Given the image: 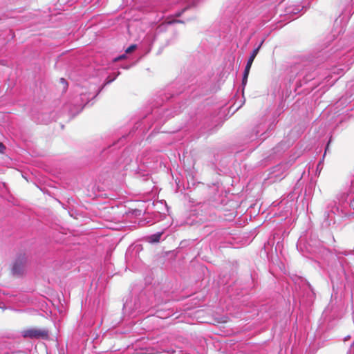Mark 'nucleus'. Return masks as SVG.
<instances>
[{
	"mask_svg": "<svg viewBox=\"0 0 354 354\" xmlns=\"http://www.w3.org/2000/svg\"><path fill=\"white\" fill-rule=\"evenodd\" d=\"M312 66L307 65L296 64L291 68L290 81H293L296 77L298 78L297 84L301 86L304 84L313 80L315 77L314 71H312Z\"/></svg>",
	"mask_w": 354,
	"mask_h": 354,
	"instance_id": "obj_1",
	"label": "nucleus"
},
{
	"mask_svg": "<svg viewBox=\"0 0 354 354\" xmlns=\"http://www.w3.org/2000/svg\"><path fill=\"white\" fill-rule=\"evenodd\" d=\"M344 194H342L339 198V202L343 204L348 205L350 207L354 209V195L348 194L344 197ZM346 217L349 220L354 219V212L351 213H346L343 210L339 212V208L335 207L330 212H328L327 217L325 218L326 221H338L339 218Z\"/></svg>",
	"mask_w": 354,
	"mask_h": 354,
	"instance_id": "obj_2",
	"label": "nucleus"
},
{
	"mask_svg": "<svg viewBox=\"0 0 354 354\" xmlns=\"http://www.w3.org/2000/svg\"><path fill=\"white\" fill-rule=\"evenodd\" d=\"M21 333L24 338L47 339L49 337L48 330L44 328H30L23 330Z\"/></svg>",
	"mask_w": 354,
	"mask_h": 354,
	"instance_id": "obj_3",
	"label": "nucleus"
},
{
	"mask_svg": "<svg viewBox=\"0 0 354 354\" xmlns=\"http://www.w3.org/2000/svg\"><path fill=\"white\" fill-rule=\"evenodd\" d=\"M262 43H263V41H261V43L252 50V52L251 53V54L248 59V62H247V64H246V66L245 67L244 72L243 74V78H242L243 87H245L247 84L248 77L249 75V73H250L252 64L261 48Z\"/></svg>",
	"mask_w": 354,
	"mask_h": 354,
	"instance_id": "obj_4",
	"label": "nucleus"
},
{
	"mask_svg": "<svg viewBox=\"0 0 354 354\" xmlns=\"http://www.w3.org/2000/svg\"><path fill=\"white\" fill-rule=\"evenodd\" d=\"M274 125L272 124H270L269 127L265 131L266 124H259L252 130L250 136L249 141H254L257 138H260L261 141L264 140L266 138V136H263L264 134L267 132V131L270 129H272Z\"/></svg>",
	"mask_w": 354,
	"mask_h": 354,
	"instance_id": "obj_5",
	"label": "nucleus"
},
{
	"mask_svg": "<svg viewBox=\"0 0 354 354\" xmlns=\"http://www.w3.org/2000/svg\"><path fill=\"white\" fill-rule=\"evenodd\" d=\"M26 265V259L24 257H19L14 263L12 272L14 274L19 276L24 274Z\"/></svg>",
	"mask_w": 354,
	"mask_h": 354,
	"instance_id": "obj_6",
	"label": "nucleus"
},
{
	"mask_svg": "<svg viewBox=\"0 0 354 354\" xmlns=\"http://www.w3.org/2000/svg\"><path fill=\"white\" fill-rule=\"evenodd\" d=\"M100 92V90H98L96 93H88V95L86 93H82L80 94V98L82 103L84 104V106L88 104L90 100L94 99Z\"/></svg>",
	"mask_w": 354,
	"mask_h": 354,
	"instance_id": "obj_7",
	"label": "nucleus"
},
{
	"mask_svg": "<svg viewBox=\"0 0 354 354\" xmlns=\"http://www.w3.org/2000/svg\"><path fill=\"white\" fill-rule=\"evenodd\" d=\"M162 232H158L154 234L151 235L147 237V241L150 243H158L160 241V236Z\"/></svg>",
	"mask_w": 354,
	"mask_h": 354,
	"instance_id": "obj_8",
	"label": "nucleus"
},
{
	"mask_svg": "<svg viewBox=\"0 0 354 354\" xmlns=\"http://www.w3.org/2000/svg\"><path fill=\"white\" fill-rule=\"evenodd\" d=\"M137 48V46L136 44H131L130 46H129L126 50H125V53H132L133 51H134Z\"/></svg>",
	"mask_w": 354,
	"mask_h": 354,
	"instance_id": "obj_9",
	"label": "nucleus"
},
{
	"mask_svg": "<svg viewBox=\"0 0 354 354\" xmlns=\"http://www.w3.org/2000/svg\"><path fill=\"white\" fill-rule=\"evenodd\" d=\"M116 77H117V76H115L113 78H110V77H108L106 80L105 84H108L111 83L112 82H113L116 79Z\"/></svg>",
	"mask_w": 354,
	"mask_h": 354,
	"instance_id": "obj_10",
	"label": "nucleus"
},
{
	"mask_svg": "<svg viewBox=\"0 0 354 354\" xmlns=\"http://www.w3.org/2000/svg\"><path fill=\"white\" fill-rule=\"evenodd\" d=\"M6 150V146L3 142H0V153H3Z\"/></svg>",
	"mask_w": 354,
	"mask_h": 354,
	"instance_id": "obj_11",
	"label": "nucleus"
},
{
	"mask_svg": "<svg viewBox=\"0 0 354 354\" xmlns=\"http://www.w3.org/2000/svg\"><path fill=\"white\" fill-rule=\"evenodd\" d=\"M125 57H126V55L124 54V55H122L120 56H118V57L114 58L113 60H114V62H118V61H119L120 59H124Z\"/></svg>",
	"mask_w": 354,
	"mask_h": 354,
	"instance_id": "obj_12",
	"label": "nucleus"
},
{
	"mask_svg": "<svg viewBox=\"0 0 354 354\" xmlns=\"http://www.w3.org/2000/svg\"><path fill=\"white\" fill-rule=\"evenodd\" d=\"M60 82L64 85V88L67 87L68 84L65 79L61 78Z\"/></svg>",
	"mask_w": 354,
	"mask_h": 354,
	"instance_id": "obj_13",
	"label": "nucleus"
},
{
	"mask_svg": "<svg viewBox=\"0 0 354 354\" xmlns=\"http://www.w3.org/2000/svg\"><path fill=\"white\" fill-rule=\"evenodd\" d=\"M188 8H189L188 7H185V8H183V9L182 10V11H181V12H177V13L176 14V16H180V15L183 14V12H185L187 10H188Z\"/></svg>",
	"mask_w": 354,
	"mask_h": 354,
	"instance_id": "obj_14",
	"label": "nucleus"
},
{
	"mask_svg": "<svg viewBox=\"0 0 354 354\" xmlns=\"http://www.w3.org/2000/svg\"><path fill=\"white\" fill-rule=\"evenodd\" d=\"M198 1L199 0H192V6H194L198 2Z\"/></svg>",
	"mask_w": 354,
	"mask_h": 354,
	"instance_id": "obj_15",
	"label": "nucleus"
},
{
	"mask_svg": "<svg viewBox=\"0 0 354 354\" xmlns=\"http://www.w3.org/2000/svg\"><path fill=\"white\" fill-rule=\"evenodd\" d=\"M134 212H135L136 215H137V213H138L139 215H140V214H141V211L138 210V209H136Z\"/></svg>",
	"mask_w": 354,
	"mask_h": 354,
	"instance_id": "obj_16",
	"label": "nucleus"
},
{
	"mask_svg": "<svg viewBox=\"0 0 354 354\" xmlns=\"http://www.w3.org/2000/svg\"><path fill=\"white\" fill-rule=\"evenodd\" d=\"M292 12L293 13H297L299 12V10L298 9H294Z\"/></svg>",
	"mask_w": 354,
	"mask_h": 354,
	"instance_id": "obj_17",
	"label": "nucleus"
},
{
	"mask_svg": "<svg viewBox=\"0 0 354 354\" xmlns=\"http://www.w3.org/2000/svg\"><path fill=\"white\" fill-rule=\"evenodd\" d=\"M122 68H124V69H128V68H129V66H122Z\"/></svg>",
	"mask_w": 354,
	"mask_h": 354,
	"instance_id": "obj_18",
	"label": "nucleus"
},
{
	"mask_svg": "<svg viewBox=\"0 0 354 354\" xmlns=\"http://www.w3.org/2000/svg\"><path fill=\"white\" fill-rule=\"evenodd\" d=\"M286 217H285V218H281V221H282L283 220H286Z\"/></svg>",
	"mask_w": 354,
	"mask_h": 354,
	"instance_id": "obj_19",
	"label": "nucleus"
},
{
	"mask_svg": "<svg viewBox=\"0 0 354 354\" xmlns=\"http://www.w3.org/2000/svg\"><path fill=\"white\" fill-rule=\"evenodd\" d=\"M105 85H106L105 84H103V86H102V88L100 90L101 91L102 88H104V86H105Z\"/></svg>",
	"mask_w": 354,
	"mask_h": 354,
	"instance_id": "obj_20",
	"label": "nucleus"
},
{
	"mask_svg": "<svg viewBox=\"0 0 354 354\" xmlns=\"http://www.w3.org/2000/svg\"><path fill=\"white\" fill-rule=\"evenodd\" d=\"M105 85H106L105 84H103V86H102V88L100 90L101 91L102 88H104V86H105Z\"/></svg>",
	"mask_w": 354,
	"mask_h": 354,
	"instance_id": "obj_21",
	"label": "nucleus"
},
{
	"mask_svg": "<svg viewBox=\"0 0 354 354\" xmlns=\"http://www.w3.org/2000/svg\"><path fill=\"white\" fill-rule=\"evenodd\" d=\"M283 203V201H280L279 203H278L277 205H279L280 203Z\"/></svg>",
	"mask_w": 354,
	"mask_h": 354,
	"instance_id": "obj_22",
	"label": "nucleus"
}]
</instances>
